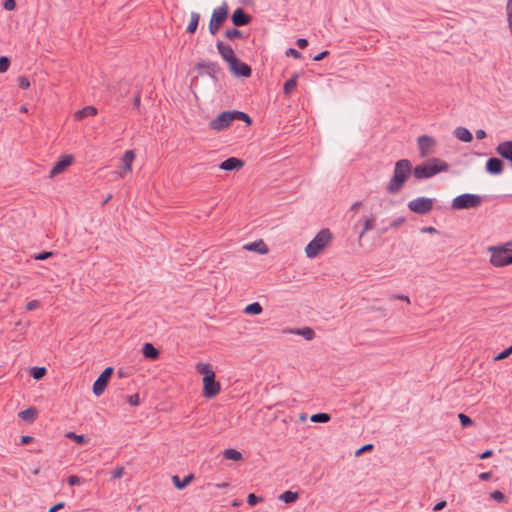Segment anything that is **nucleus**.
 Returning a JSON list of instances; mask_svg holds the SVG:
<instances>
[{
  "label": "nucleus",
  "mask_w": 512,
  "mask_h": 512,
  "mask_svg": "<svg viewBox=\"0 0 512 512\" xmlns=\"http://www.w3.org/2000/svg\"><path fill=\"white\" fill-rule=\"evenodd\" d=\"M413 175V166L409 159H401L395 163L393 176L387 184L386 190L389 194H397L404 187L409 177Z\"/></svg>",
  "instance_id": "1"
},
{
  "label": "nucleus",
  "mask_w": 512,
  "mask_h": 512,
  "mask_svg": "<svg viewBox=\"0 0 512 512\" xmlns=\"http://www.w3.org/2000/svg\"><path fill=\"white\" fill-rule=\"evenodd\" d=\"M243 121L247 126L252 124V118L245 112L238 110L223 111L209 122V128L214 131L228 129L236 121Z\"/></svg>",
  "instance_id": "2"
},
{
  "label": "nucleus",
  "mask_w": 512,
  "mask_h": 512,
  "mask_svg": "<svg viewBox=\"0 0 512 512\" xmlns=\"http://www.w3.org/2000/svg\"><path fill=\"white\" fill-rule=\"evenodd\" d=\"M449 170V165L447 162L440 158H429L423 163L415 166L413 168V176L418 179H428L440 172H447Z\"/></svg>",
  "instance_id": "3"
},
{
  "label": "nucleus",
  "mask_w": 512,
  "mask_h": 512,
  "mask_svg": "<svg viewBox=\"0 0 512 512\" xmlns=\"http://www.w3.org/2000/svg\"><path fill=\"white\" fill-rule=\"evenodd\" d=\"M333 234L328 228L320 230L316 236L305 247V253L308 258H315L332 241Z\"/></svg>",
  "instance_id": "4"
},
{
  "label": "nucleus",
  "mask_w": 512,
  "mask_h": 512,
  "mask_svg": "<svg viewBox=\"0 0 512 512\" xmlns=\"http://www.w3.org/2000/svg\"><path fill=\"white\" fill-rule=\"evenodd\" d=\"M229 16V7L226 2L215 8L212 12L208 29L211 35H216Z\"/></svg>",
  "instance_id": "5"
},
{
  "label": "nucleus",
  "mask_w": 512,
  "mask_h": 512,
  "mask_svg": "<svg viewBox=\"0 0 512 512\" xmlns=\"http://www.w3.org/2000/svg\"><path fill=\"white\" fill-rule=\"evenodd\" d=\"M482 203V197L476 194L464 193L452 200L453 210H468L477 208Z\"/></svg>",
  "instance_id": "6"
},
{
  "label": "nucleus",
  "mask_w": 512,
  "mask_h": 512,
  "mask_svg": "<svg viewBox=\"0 0 512 512\" xmlns=\"http://www.w3.org/2000/svg\"><path fill=\"white\" fill-rule=\"evenodd\" d=\"M490 262L495 267H503L512 264V249L506 246L491 247Z\"/></svg>",
  "instance_id": "7"
},
{
  "label": "nucleus",
  "mask_w": 512,
  "mask_h": 512,
  "mask_svg": "<svg viewBox=\"0 0 512 512\" xmlns=\"http://www.w3.org/2000/svg\"><path fill=\"white\" fill-rule=\"evenodd\" d=\"M195 69L200 76L207 75L216 84L219 82V76L223 74L222 69L216 62L201 61L195 65Z\"/></svg>",
  "instance_id": "8"
},
{
  "label": "nucleus",
  "mask_w": 512,
  "mask_h": 512,
  "mask_svg": "<svg viewBox=\"0 0 512 512\" xmlns=\"http://www.w3.org/2000/svg\"><path fill=\"white\" fill-rule=\"evenodd\" d=\"M434 199L427 197H418L408 203V208L413 213L426 215L433 210Z\"/></svg>",
  "instance_id": "9"
},
{
  "label": "nucleus",
  "mask_w": 512,
  "mask_h": 512,
  "mask_svg": "<svg viewBox=\"0 0 512 512\" xmlns=\"http://www.w3.org/2000/svg\"><path fill=\"white\" fill-rule=\"evenodd\" d=\"M220 383L216 380L215 374H208L203 377V396L207 399H212L220 392Z\"/></svg>",
  "instance_id": "10"
},
{
  "label": "nucleus",
  "mask_w": 512,
  "mask_h": 512,
  "mask_svg": "<svg viewBox=\"0 0 512 512\" xmlns=\"http://www.w3.org/2000/svg\"><path fill=\"white\" fill-rule=\"evenodd\" d=\"M418 151L421 157H427L434 152L436 140L429 135H421L417 139Z\"/></svg>",
  "instance_id": "11"
},
{
  "label": "nucleus",
  "mask_w": 512,
  "mask_h": 512,
  "mask_svg": "<svg viewBox=\"0 0 512 512\" xmlns=\"http://www.w3.org/2000/svg\"><path fill=\"white\" fill-rule=\"evenodd\" d=\"M228 67L230 72L236 77L248 78L252 74L251 67L238 58L231 62Z\"/></svg>",
  "instance_id": "12"
},
{
  "label": "nucleus",
  "mask_w": 512,
  "mask_h": 512,
  "mask_svg": "<svg viewBox=\"0 0 512 512\" xmlns=\"http://www.w3.org/2000/svg\"><path fill=\"white\" fill-rule=\"evenodd\" d=\"M73 161L74 157L72 155H62L51 168L49 177L53 178L56 175L64 172L73 163Z\"/></svg>",
  "instance_id": "13"
},
{
  "label": "nucleus",
  "mask_w": 512,
  "mask_h": 512,
  "mask_svg": "<svg viewBox=\"0 0 512 512\" xmlns=\"http://www.w3.org/2000/svg\"><path fill=\"white\" fill-rule=\"evenodd\" d=\"M231 21L235 27L248 25L252 21V16L243 8L238 7L231 15Z\"/></svg>",
  "instance_id": "14"
},
{
  "label": "nucleus",
  "mask_w": 512,
  "mask_h": 512,
  "mask_svg": "<svg viewBox=\"0 0 512 512\" xmlns=\"http://www.w3.org/2000/svg\"><path fill=\"white\" fill-rule=\"evenodd\" d=\"M216 48L222 59L227 62L228 65L237 59L235 52L230 45L224 44L222 41L218 40L216 43Z\"/></svg>",
  "instance_id": "15"
},
{
  "label": "nucleus",
  "mask_w": 512,
  "mask_h": 512,
  "mask_svg": "<svg viewBox=\"0 0 512 512\" xmlns=\"http://www.w3.org/2000/svg\"><path fill=\"white\" fill-rule=\"evenodd\" d=\"M485 170L491 175H500L504 170V162L498 157H491L486 162Z\"/></svg>",
  "instance_id": "16"
},
{
  "label": "nucleus",
  "mask_w": 512,
  "mask_h": 512,
  "mask_svg": "<svg viewBox=\"0 0 512 512\" xmlns=\"http://www.w3.org/2000/svg\"><path fill=\"white\" fill-rule=\"evenodd\" d=\"M244 161L237 157H229L219 164V168L225 171H234L242 168Z\"/></svg>",
  "instance_id": "17"
},
{
  "label": "nucleus",
  "mask_w": 512,
  "mask_h": 512,
  "mask_svg": "<svg viewBox=\"0 0 512 512\" xmlns=\"http://www.w3.org/2000/svg\"><path fill=\"white\" fill-rule=\"evenodd\" d=\"M142 354L145 359L150 361H156L160 357V351L150 342L143 344Z\"/></svg>",
  "instance_id": "18"
},
{
  "label": "nucleus",
  "mask_w": 512,
  "mask_h": 512,
  "mask_svg": "<svg viewBox=\"0 0 512 512\" xmlns=\"http://www.w3.org/2000/svg\"><path fill=\"white\" fill-rule=\"evenodd\" d=\"M109 379H107L106 377H104L103 375H99L98 378L95 380V382L93 383V393L96 395V396H100L104 393L108 383H109Z\"/></svg>",
  "instance_id": "19"
},
{
  "label": "nucleus",
  "mask_w": 512,
  "mask_h": 512,
  "mask_svg": "<svg viewBox=\"0 0 512 512\" xmlns=\"http://www.w3.org/2000/svg\"><path fill=\"white\" fill-rule=\"evenodd\" d=\"M455 137L465 143H470L473 140L472 133L465 127L459 126L454 130Z\"/></svg>",
  "instance_id": "20"
},
{
  "label": "nucleus",
  "mask_w": 512,
  "mask_h": 512,
  "mask_svg": "<svg viewBox=\"0 0 512 512\" xmlns=\"http://www.w3.org/2000/svg\"><path fill=\"white\" fill-rule=\"evenodd\" d=\"M135 159V153L133 150H127L125 151L120 163H121V168L125 171V172H129L131 171V167H132V162L133 160Z\"/></svg>",
  "instance_id": "21"
},
{
  "label": "nucleus",
  "mask_w": 512,
  "mask_h": 512,
  "mask_svg": "<svg viewBox=\"0 0 512 512\" xmlns=\"http://www.w3.org/2000/svg\"><path fill=\"white\" fill-rule=\"evenodd\" d=\"M193 479H194V475L191 473L184 476L183 479H180L179 476L174 475L172 477V482L177 489L182 490V489L186 488L193 481Z\"/></svg>",
  "instance_id": "22"
},
{
  "label": "nucleus",
  "mask_w": 512,
  "mask_h": 512,
  "mask_svg": "<svg viewBox=\"0 0 512 512\" xmlns=\"http://www.w3.org/2000/svg\"><path fill=\"white\" fill-rule=\"evenodd\" d=\"M37 415H38V410L35 407H29L27 409H24V410L20 411L18 414V416L22 420H24L28 423H33L36 420Z\"/></svg>",
  "instance_id": "23"
},
{
  "label": "nucleus",
  "mask_w": 512,
  "mask_h": 512,
  "mask_svg": "<svg viewBox=\"0 0 512 512\" xmlns=\"http://www.w3.org/2000/svg\"><path fill=\"white\" fill-rule=\"evenodd\" d=\"M244 248L249 250V251L258 252L260 254L268 253V247L263 242V240H258V241L252 242L250 244H247V245H245Z\"/></svg>",
  "instance_id": "24"
},
{
  "label": "nucleus",
  "mask_w": 512,
  "mask_h": 512,
  "mask_svg": "<svg viewBox=\"0 0 512 512\" xmlns=\"http://www.w3.org/2000/svg\"><path fill=\"white\" fill-rule=\"evenodd\" d=\"M98 113V110L96 107L94 106H85L84 108L78 110L76 113H75V118L77 120H81L85 117H88V116H95L97 115Z\"/></svg>",
  "instance_id": "25"
},
{
  "label": "nucleus",
  "mask_w": 512,
  "mask_h": 512,
  "mask_svg": "<svg viewBox=\"0 0 512 512\" xmlns=\"http://www.w3.org/2000/svg\"><path fill=\"white\" fill-rule=\"evenodd\" d=\"M300 495L298 492L287 490L278 496V499L286 504H292L299 499Z\"/></svg>",
  "instance_id": "26"
},
{
  "label": "nucleus",
  "mask_w": 512,
  "mask_h": 512,
  "mask_svg": "<svg viewBox=\"0 0 512 512\" xmlns=\"http://www.w3.org/2000/svg\"><path fill=\"white\" fill-rule=\"evenodd\" d=\"M199 20H200V14L197 12H191L190 22L186 28V33L194 34L198 28Z\"/></svg>",
  "instance_id": "27"
},
{
  "label": "nucleus",
  "mask_w": 512,
  "mask_h": 512,
  "mask_svg": "<svg viewBox=\"0 0 512 512\" xmlns=\"http://www.w3.org/2000/svg\"><path fill=\"white\" fill-rule=\"evenodd\" d=\"M297 78L298 75L294 74L291 78H289L283 85V93L285 95H289L297 86Z\"/></svg>",
  "instance_id": "28"
},
{
  "label": "nucleus",
  "mask_w": 512,
  "mask_h": 512,
  "mask_svg": "<svg viewBox=\"0 0 512 512\" xmlns=\"http://www.w3.org/2000/svg\"><path fill=\"white\" fill-rule=\"evenodd\" d=\"M223 456L225 459L232 461H240L243 458L241 452L233 448L224 450Z\"/></svg>",
  "instance_id": "29"
},
{
  "label": "nucleus",
  "mask_w": 512,
  "mask_h": 512,
  "mask_svg": "<svg viewBox=\"0 0 512 512\" xmlns=\"http://www.w3.org/2000/svg\"><path fill=\"white\" fill-rule=\"evenodd\" d=\"M293 333L304 337L306 340H312L315 337V332L310 327L298 328Z\"/></svg>",
  "instance_id": "30"
},
{
  "label": "nucleus",
  "mask_w": 512,
  "mask_h": 512,
  "mask_svg": "<svg viewBox=\"0 0 512 512\" xmlns=\"http://www.w3.org/2000/svg\"><path fill=\"white\" fill-rule=\"evenodd\" d=\"M262 311H263V308L259 302H253L251 304H248L244 308V313L249 314V315H258V314L262 313Z\"/></svg>",
  "instance_id": "31"
},
{
  "label": "nucleus",
  "mask_w": 512,
  "mask_h": 512,
  "mask_svg": "<svg viewBox=\"0 0 512 512\" xmlns=\"http://www.w3.org/2000/svg\"><path fill=\"white\" fill-rule=\"evenodd\" d=\"M224 36L230 41L245 37L243 32L237 28L227 29L224 33Z\"/></svg>",
  "instance_id": "32"
},
{
  "label": "nucleus",
  "mask_w": 512,
  "mask_h": 512,
  "mask_svg": "<svg viewBox=\"0 0 512 512\" xmlns=\"http://www.w3.org/2000/svg\"><path fill=\"white\" fill-rule=\"evenodd\" d=\"M66 437L68 439H70V440H73L75 443L80 444V445H85L89 441L86 435H84V434L78 435V434H76L74 432H68L66 434Z\"/></svg>",
  "instance_id": "33"
},
{
  "label": "nucleus",
  "mask_w": 512,
  "mask_h": 512,
  "mask_svg": "<svg viewBox=\"0 0 512 512\" xmlns=\"http://www.w3.org/2000/svg\"><path fill=\"white\" fill-rule=\"evenodd\" d=\"M47 374L45 367L35 366L30 370V376L35 380H41Z\"/></svg>",
  "instance_id": "34"
},
{
  "label": "nucleus",
  "mask_w": 512,
  "mask_h": 512,
  "mask_svg": "<svg viewBox=\"0 0 512 512\" xmlns=\"http://www.w3.org/2000/svg\"><path fill=\"white\" fill-rule=\"evenodd\" d=\"M310 420L314 423H327L331 420V415L325 412L313 414Z\"/></svg>",
  "instance_id": "35"
},
{
  "label": "nucleus",
  "mask_w": 512,
  "mask_h": 512,
  "mask_svg": "<svg viewBox=\"0 0 512 512\" xmlns=\"http://www.w3.org/2000/svg\"><path fill=\"white\" fill-rule=\"evenodd\" d=\"M196 370L199 374L203 375V377H206L208 374H215L209 363H198Z\"/></svg>",
  "instance_id": "36"
},
{
  "label": "nucleus",
  "mask_w": 512,
  "mask_h": 512,
  "mask_svg": "<svg viewBox=\"0 0 512 512\" xmlns=\"http://www.w3.org/2000/svg\"><path fill=\"white\" fill-rule=\"evenodd\" d=\"M458 418H459L460 424L463 428H467V427L473 425V420L471 419V417L464 413H459Z\"/></svg>",
  "instance_id": "37"
},
{
  "label": "nucleus",
  "mask_w": 512,
  "mask_h": 512,
  "mask_svg": "<svg viewBox=\"0 0 512 512\" xmlns=\"http://www.w3.org/2000/svg\"><path fill=\"white\" fill-rule=\"evenodd\" d=\"M374 221H375L374 215H372L370 218L365 220L363 230L359 235L360 238L363 237L366 232H368L369 230H371L373 228Z\"/></svg>",
  "instance_id": "38"
},
{
  "label": "nucleus",
  "mask_w": 512,
  "mask_h": 512,
  "mask_svg": "<svg viewBox=\"0 0 512 512\" xmlns=\"http://www.w3.org/2000/svg\"><path fill=\"white\" fill-rule=\"evenodd\" d=\"M53 255H54L53 251H42V252L34 254L32 256V258L34 260L44 261V260H47L48 258L52 257Z\"/></svg>",
  "instance_id": "39"
},
{
  "label": "nucleus",
  "mask_w": 512,
  "mask_h": 512,
  "mask_svg": "<svg viewBox=\"0 0 512 512\" xmlns=\"http://www.w3.org/2000/svg\"><path fill=\"white\" fill-rule=\"evenodd\" d=\"M11 64V60L7 56H1L0 57V73L6 72Z\"/></svg>",
  "instance_id": "40"
},
{
  "label": "nucleus",
  "mask_w": 512,
  "mask_h": 512,
  "mask_svg": "<svg viewBox=\"0 0 512 512\" xmlns=\"http://www.w3.org/2000/svg\"><path fill=\"white\" fill-rule=\"evenodd\" d=\"M262 501V497L255 495L254 493H250L247 497V503L249 506H256L259 502Z\"/></svg>",
  "instance_id": "41"
},
{
  "label": "nucleus",
  "mask_w": 512,
  "mask_h": 512,
  "mask_svg": "<svg viewBox=\"0 0 512 512\" xmlns=\"http://www.w3.org/2000/svg\"><path fill=\"white\" fill-rule=\"evenodd\" d=\"M18 85L21 89H28L30 87V81L28 77L21 75L17 79Z\"/></svg>",
  "instance_id": "42"
},
{
  "label": "nucleus",
  "mask_w": 512,
  "mask_h": 512,
  "mask_svg": "<svg viewBox=\"0 0 512 512\" xmlns=\"http://www.w3.org/2000/svg\"><path fill=\"white\" fill-rule=\"evenodd\" d=\"M490 497L497 501V502H503L506 498L505 494L501 492L500 490H495L490 494Z\"/></svg>",
  "instance_id": "43"
},
{
  "label": "nucleus",
  "mask_w": 512,
  "mask_h": 512,
  "mask_svg": "<svg viewBox=\"0 0 512 512\" xmlns=\"http://www.w3.org/2000/svg\"><path fill=\"white\" fill-rule=\"evenodd\" d=\"M83 481L84 480L77 475H71L67 478V483L70 486L80 485L83 483Z\"/></svg>",
  "instance_id": "44"
},
{
  "label": "nucleus",
  "mask_w": 512,
  "mask_h": 512,
  "mask_svg": "<svg viewBox=\"0 0 512 512\" xmlns=\"http://www.w3.org/2000/svg\"><path fill=\"white\" fill-rule=\"evenodd\" d=\"M512 354V345L503 351H501L496 357L495 360H503L507 357H509Z\"/></svg>",
  "instance_id": "45"
},
{
  "label": "nucleus",
  "mask_w": 512,
  "mask_h": 512,
  "mask_svg": "<svg viewBox=\"0 0 512 512\" xmlns=\"http://www.w3.org/2000/svg\"><path fill=\"white\" fill-rule=\"evenodd\" d=\"M285 54L288 57H293L295 59H302V54L298 50H296L294 48L287 49Z\"/></svg>",
  "instance_id": "46"
},
{
  "label": "nucleus",
  "mask_w": 512,
  "mask_h": 512,
  "mask_svg": "<svg viewBox=\"0 0 512 512\" xmlns=\"http://www.w3.org/2000/svg\"><path fill=\"white\" fill-rule=\"evenodd\" d=\"M405 222H406V218L401 216V217L394 219L390 223L389 227L390 228H398L399 226L403 225Z\"/></svg>",
  "instance_id": "47"
},
{
  "label": "nucleus",
  "mask_w": 512,
  "mask_h": 512,
  "mask_svg": "<svg viewBox=\"0 0 512 512\" xmlns=\"http://www.w3.org/2000/svg\"><path fill=\"white\" fill-rule=\"evenodd\" d=\"M17 4L15 0H4L3 8L8 11H12L16 8Z\"/></svg>",
  "instance_id": "48"
},
{
  "label": "nucleus",
  "mask_w": 512,
  "mask_h": 512,
  "mask_svg": "<svg viewBox=\"0 0 512 512\" xmlns=\"http://www.w3.org/2000/svg\"><path fill=\"white\" fill-rule=\"evenodd\" d=\"M127 402L132 406H137L140 403L139 394H133L127 397Z\"/></svg>",
  "instance_id": "49"
},
{
  "label": "nucleus",
  "mask_w": 512,
  "mask_h": 512,
  "mask_svg": "<svg viewBox=\"0 0 512 512\" xmlns=\"http://www.w3.org/2000/svg\"><path fill=\"white\" fill-rule=\"evenodd\" d=\"M373 448H374L373 444H365V445H363L362 447H360V448L356 451L355 455H356V456H360V455H361V454H363L364 452H367V451H371V450H373Z\"/></svg>",
  "instance_id": "50"
},
{
  "label": "nucleus",
  "mask_w": 512,
  "mask_h": 512,
  "mask_svg": "<svg viewBox=\"0 0 512 512\" xmlns=\"http://www.w3.org/2000/svg\"><path fill=\"white\" fill-rule=\"evenodd\" d=\"M34 440V438L32 436H29V435H23L20 437V440H19V445H28L30 444L32 441Z\"/></svg>",
  "instance_id": "51"
},
{
  "label": "nucleus",
  "mask_w": 512,
  "mask_h": 512,
  "mask_svg": "<svg viewBox=\"0 0 512 512\" xmlns=\"http://www.w3.org/2000/svg\"><path fill=\"white\" fill-rule=\"evenodd\" d=\"M40 306V302L38 300H31L26 304V309L28 311H32L37 309Z\"/></svg>",
  "instance_id": "52"
},
{
  "label": "nucleus",
  "mask_w": 512,
  "mask_h": 512,
  "mask_svg": "<svg viewBox=\"0 0 512 512\" xmlns=\"http://www.w3.org/2000/svg\"><path fill=\"white\" fill-rule=\"evenodd\" d=\"M123 472H124V467H117L115 470L112 471V477L114 479H119L122 477L123 475Z\"/></svg>",
  "instance_id": "53"
},
{
  "label": "nucleus",
  "mask_w": 512,
  "mask_h": 512,
  "mask_svg": "<svg viewBox=\"0 0 512 512\" xmlns=\"http://www.w3.org/2000/svg\"><path fill=\"white\" fill-rule=\"evenodd\" d=\"M329 55V51L327 50H324L320 53H318L317 55L313 56V60L318 62V61H321L323 60L325 57H327Z\"/></svg>",
  "instance_id": "54"
},
{
  "label": "nucleus",
  "mask_w": 512,
  "mask_h": 512,
  "mask_svg": "<svg viewBox=\"0 0 512 512\" xmlns=\"http://www.w3.org/2000/svg\"><path fill=\"white\" fill-rule=\"evenodd\" d=\"M113 373H114V368L113 367H107V368H105L102 371L101 375H103L104 377H106L107 379L110 380V378L112 377Z\"/></svg>",
  "instance_id": "55"
},
{
  "label": "nucleus",
  "mask_w": 512,
  "mask_h": 512,
  "mask_svg": "<svg viewBox=\"0 0 512 512\" xmlns=\"http://www.w3.org/2000/svg\"><path fill=\"white\" fill-rule=\"evenodd\" d=\"M65 506V503L64 502H58L56 504H54L53 506H51L48 510V512H57L58 510L64 508Z\"/></svg>",
  "instance_id": "56"
},
{
  "label": "nucleus",
  "mask_w": 512,
  "mask_h": 512,
  "mask_svg": "<svg viewBox=\"0 0 512 512\" xmlns=\"http://www.w3.org/2000/svg\"><path fill=\"white\" fill-rule=\"evenodd\" d=\"M447 506V502L445 500H441L438 503L435 504L433 507V511H440L444 509Z\"/></svg>",
  "instance_id": "57"
},
{
  "label": "nucleus",
  "mask_w": 512,
  "mask_h": 512,
  "mask_svg": "<svg viewBox=\"0 0 512 512\" xmlns=\"http://www.w3.org/2000/svg\"><path fill=\"white\" fill-rule=\"evenodd\" d=\"M296 44L300 49H304L308 46V40L305 38H299L297 39Z\"/></svg>",
  "instance_id": "58"
},
{
  "label": "nucleus",
  "mask_w": 512,
  "mask_h": 512,
  "mask_svg": "<svg viewBox=\"0 0 512 512\" xmlns=\"http://www.w3.org/2000/svg\"><path fill=\"white\" fill-rule=\"evenodd\" d=\"M140 104H141V96H140V92H138L135 95V97L133 98V107L138 109L140 107Z\"/></svg>",
  "instance_id": "59"
},
{
  "label": "nucleus",
  "mask_w": 512,
  "mask_h": 512,
  "mask_svg": "<svg viewBox=\"0 0 512 512\" xmlns=\"http://www.w3.org/2000/svg\"><path fill=\"white\" fill-rule=\"evenodd\" d=\"M492 477V472H482L479 474V479L482 481H488Z\"/></svg>",
  "instance_id": "60"
},
{
  "label": "nucleus",
  "mask_w": 512,
  "mask_h": 512,
  "mask_svg": "<svg viewBox=\"0 0 512 512\" xmlns=\"http://www.w3.org/2000/svg\"><path fill=\"white\" fill-rule=\"evenodd\" d=\"M422 233L435 234L438 233V230L432 226L421 228Z\"/></svg>",
  "instance_id": "61"
},
{
  "label": "nucleus",
  "mask_w": 512,
  "mask_h": 512,
  "mask_svg": "<svg viewBox=\"0 0 512 512\" xmlns=\"http://www.w3.org/2000/svg\"><path fill=\"white\" fill-rule=\"evenodd\" d=\"M493 455V451L488 449V450H485L483 453H481L479 455V458L480 459H488L489 457H491Z\"/></svg>",
  "instance_id": "62"
},
{
  "label": "nucleus",
  "mask_w": 512,
  "mask_h": 512,
  "mask_svg": "<svg viewBox=\"0 0 512 512\" xmlns=\"http://www.w3.org/2000/svg\"><path fill=\"white\" fill-rule=\"evenodd\" d=\"M486 137H487V134H486V132L484 130L479 129V130L476 131V138L477 139L482 140V139H484Z\"/></svg>",
  "instance_id": "63"
},
{
  "label": "nucleus",
  "mask_w": 512,
  "mask_h": 512,
  "mask_svg": "<svg viewBox=\"0 0 512 512\" xmlns=\"http://www.w3.org/2000/svg\"><path fill=\"white\" fill-rule=\"evenodd\" d=\"M392 298L393 299L404 300V301L410 303V299H409V297L407 295H403V294H401V295H393Z\"/></svg>",
  "instance_id": "64"
}]
</instances>
